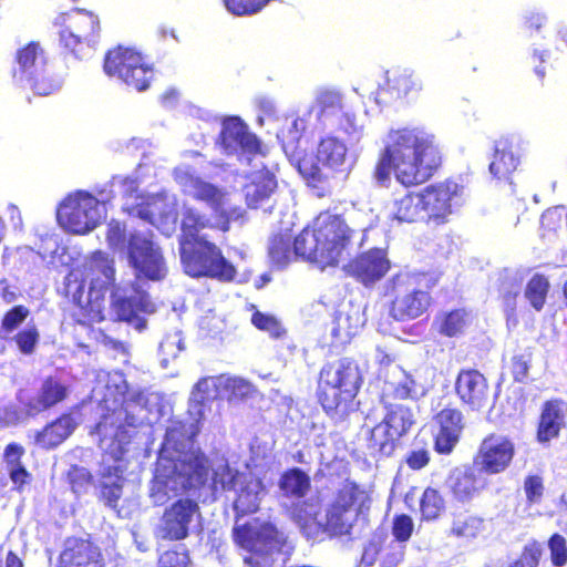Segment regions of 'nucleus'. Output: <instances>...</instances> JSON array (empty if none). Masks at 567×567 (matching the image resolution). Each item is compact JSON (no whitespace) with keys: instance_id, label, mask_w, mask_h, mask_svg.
Here are the masks:
<instances>
[{"instance_id":"f257e3e1","label":"nucleus","mask_w":567,"mask_h":567,"mask_svg":"<svg viewBox=\"0 0 567 567\" xmlns=\"http://www.w3.org/2000/svg\"><path fill=\"white\" fill-rule=\"evenodd\" d=\"M92 400L97 402L101 413L95 431L103 451L96 486L105 505L115 508L123 494L127 470L125 454L134 430L152 422L151 414L158 398L154 393L130 389L122 372L99 371Z\"/></svg>"},{"instance_id":"f03ea898","label":"nucleus","mask_w":567,"mask_h":567,"mask_svg":"<svg viewBox=\"0 0 567 567\" xmlns=\"http://www.w3.org/2000/svg\"><path fill=\"white\" fill-rule=\"evenodd\" d=\"M221 375L200 379L189 400L193 422L172 421L148 484V498L155 506L166 504L182 493L203 486L209 474L206 456L194 446L193 439L199 432L198 422L204 417L206 401L223 398Z\"/></svg>"},{"instance_id":"7ed1b4c3","label":"nucleus","mask_w":567,"mask_h":567,"mask_svg":"<svg viewBox=\"0 0 567 567\" xmlns=\"http://www.w3.org/2000/svg\"><path fill=\"white\" fill-rule=\"evenodd\" d=\"M382 144L373 172V178L380 186H388L392 174L404 186L424 183L440 164L434 137L423 128L390 130Z\"/></svg>"},{"instance_id":"20e7f679","label":"nucleus","mask_w":567,"mask_h":567,"mask_svg":"<svg viewBox=\"0 0 567 567\" xmlns=\"http://www.w3.org/2000/svg\"><path fill=\"white\" fill-rule=\"evenodd\" d=\"M173 177L184 195L205 204L212 213L208 217L196 207L184 205L182 233L194 236L205 228H217L225 233L229 229L230 221L244 217L245 210L237 205L233 193L203 179L190 166H177L173 172Z\"/></svg>"},{"instance_id":"39448f33","label":"nucleus","mask_w":567,"mask_h":567,"mask_svg":"<svg viewBox=\"0 0 567 567\" xmlns=\"http://www.w3.org/2000/svg\"><path fill=\"white\" fill-rule=\"evenodd\" d=\"M362 377L357 362L343 358L326 364L320 371L318 396L323 410L336 420H343L355 410L354 398Z\"/></svg>"},{"instance_id":"423d86ee","label":"nucleus","mask_w":567,"mask_h":567,"mask_svg":"<svg viewBox=\"0 0 567 567\" xmlns=\"http://www.w3.org/2000/svg\"><path fill=\"white\" fill-rule=\"evenodd\" d=\"M112 187L117 188L124 198L123 209L132 216L148 221L169 236L176 229L177 198L166 190L156 194H143L136 178L116 176Z\"/></svg>"},{"instance_id":"0eeeda50","label":"nucleus","mask_w":567,"mask_h":567,"mask_svg":"<svg viewBox=\"0 0 567 567\" xmlns=\"http://www.w3.org/2000/svg\"><path fill=\"white\" fill-rule=\"evenodd\" d=\"M305 241L312 245L306 252L317 251L322 268L338 265L360 248L349 224L340 215L330 212L319 214L312 229H303L298 243L301 245Z\"/></svg>"},{"instance_id":"6e6552de","label":"nucleus","mask_w":567,"mask_h":567,"mask_svg":"<svg viewBox=\"0 0 567 567\" xmlns=\"http://www.w3.org/2000/svg\"><path fill=\"white\" fill-rule=\"evenodd\" d=\"M179 254L184 270L192 277H210L220 281L235 278V267L223 256L220 249L196 233L182 235Z\"/></svg>"},{"instance_id":"1a4fd4ad","label":"nucleus","mask_w":567,"mask_h":567,"mask_svg":"<svg viewBox=\"0 0 567 567\" xmlns=\"http://www.w3.org/2000/svg\"><path fill=\"white\" fill-rule=\"evenodd\" d=\"M371 505L369 493L355 483H346L326 511L323 529L334 536L350 535L367 519Z\"/></svg>"},{"instance_id":"9d476101","label":"nucleus","mask_w":567,"mask_h":567,"mask_svg":"<svg viewBox=\"0 0 567 567\" xmlns=\"http://www.w3.org/2000/svg\"><path fill=\"white\" fill-rule=\"evenodd\" d=\"M107 199L109 196L103 194L99 199L84 190L72 193L61 202L56 213L58 221L68 233L86 235L106 218Z\"/></svg>"},{"instance_id":"9b49d317","label":"nucleus","mask_w":567,"mask_h":567,"mask_svg":"<svg viewBox=\"0 0 567 567\" xmlns=\"http://www.w3.org/2000/svg\"><path fill=\"white\" fill-rule=\"evenodd\" d=\"M236 543L249 554L246 567H272L275 551L280 550L284 536L268 522L252 520L234 529Z\"/></svg>"},{"instance_id":"f8f14e48","label":"nucleus","mask_w":567,"mask_h":567,"mask_svg":"<svg viewBox=\"0 0 567 567\" xmlns=\"http://www.w3.org/2000/svg\"><path fill=\"white\" fill-rule=\"evenodd\" d=\"M126 258L137 278L153 281L163 280L167 275V266L159 246L147 231L130 233Z\"/></svg>"},{"instance_id":"ddd939ff","label":"nucleus","mask_w":567,"mask_h":567,"mask_svg":"<svg viewBox=\"0 0 567 567\" xmlns=\"http://www.w3.org/2000/svg\"><path fill=\"white\" fill-rule=\"evenodd\" d=\"M60 27V42L75 56H84L85 49H91L99 38L100 20L85 9H74L56 18Z\"/></svg>"},{"instance_id":"4468645a","label":"nucleus","mask_w":567,"mask_h":567,"mask_svg":"<svg viewBox=\"0 0 567 567\" xmlns=\"http://www.w3.org/2000/svg\"><path fill=\"white\" fill-rule=\"evenodd\" d=\"M386 411L382 422L372 427L369 446L382 455H391L396 442L408 433L414 423L412 410L402 403L381 399Z\"/></svg>"},{"instance_id":"2eb2a0df","label":"nucleus","mask_w":567,"mask_h":567,"mask_svg":"<svg viewBox=\"0 0 567 567\" xmlns=\"http://www.w3.org/2000/svg\"><path fill=\"white\" fill-rule=\"evenodd\" d=\"M217 147L226 155H236L241 163L264 166L265 153L259 140L237 116L221 122V131L216 142Z\"/></svg>"},{"instance_id":"dca6fc26","label":"nucleus","mask_w":567,"mask_h":567,"mask_svg":"<svg viewBox=\"0 0 567 567\" xmlns=\"http://www.w3.org/2000/svg\"><path fill=\"white\" fill-rule=\"evenodd\" d=\"M104 71L138 92L146 90L153 79V69L142 54L123 47L111 50L106 54Z\"/></svg>"},{"instance_id":"f3484780","label":"nucleus","mask_w":567,"mask_h":567,"mask_svg":"<svg viewBox=\"0 0 567 567\" xmlns=\"http://www.w3.org/2000/svg\"><path fill=\"white\" fill-rule=\"evenodd\" d=\"M389 293L392 297L390 315L398 321L419 318L427 310L431 301L430 295L417 288L415 279L405 274L391 280Z\"/></svg>"},{"instance_id":"a211bd4d","label":"nucleus","mask_w":567,"mask_h":567,"mask_svg":"<svg viewBox=\"0 0 567 567\" xmlns=\"http://www.w3.org/2000/svg\"><path fill=\"white\" fill-rule=\"evenodd\" d=\"M202 517L200 507L195 499L178 498L168 505L156 527V536L166 540H183Z\"/></svg>"},{"instance_id":"6ab92c4d","label":"nucleus","mask_w":567,"mask_h":567,"mask_svg":"<svg viewBox=\"0 0 567 567\" xmlns=\"http://www.w3.org/2000/svg\"><path fill=\"white\" fill-rule=\"evenodd\" d=\"M111 306L117 320L126 321L138 332L144 331L147 326L146 319L140 313L152 315L156 311V305L151 297L135 286L130 290L116 288L112 292Z\"/></svg>"},{"instance_id":"aec40b11","label":"nucleus","mask_w":567,"mask_h":567,"mask_svg":"<svg viewBox=\"0 0 567 567\" xmlns=\"http://www.w3.org/2000/svg\"><path fill=\"white\" fill-rule=\"evenodd\" d=\"M463 187L452 181H445L425 187L422 194L425 220L436 225L444 224L461 205Z\"/></svg>"},{"instance_id":"412c9836","label":"nucleus","mask_w":567,"mask_h":567,"mask_svg":"<svg viewBox=\"0 0 567 567\" xmlns=\"http://www.w3.org/2000/svg\"><path fill=\"white\" fill-rule=\"evenodd\" d=\"M65 289L69 296H72L83 311V318L79 321L83 324L100 322L104 320V293L106 288L97 287L92 282L89 287L86 299L83 300L84 280L80 269H72L65 277Z\"/></svg>"},{"instance_id":"4be33fe9","label":"nucleus","mask_w":567,"mask_h":567,"mask_svg":"<svg viewBox=\"0 0 567 567\" xmlns=\"http://www.w3.org/2000/svg\"><path fill=\"white\" fill-rule=\"evenodd\" d=\"M430 386L421 371L408 372L401 365H390L385 372L382 399L417 400L427 393Z\"/></svg>"},{"instance_id":"5701e85b","label":"nucleus","mask_w":567,"mask_h":567,"mask_svg":"<svg viewBox=\"0 0 567 567\" xmlns=\"http://www.w3.org/2000/svg\"><path fill=\"white\" fill-rule=\"evenodd\" d=\"M514 444L503 435H489L483 440L475 464L489 474L503 472L514 456Z\"/></svg>"},{"instance_id":"b1692460","label":"nucleus","mask_w":567,"mask_h":567,"mask_svg":"<svg viewBox=\"0 0 567 567\" xmlns=\"http://www.w3.org/2000/svg\"><path fill=\"white\" fill-rule=\"evenodd\" d=\"M390 261L383 249H371L344 265L346 271L364 286L373 285L388 272Z\"/></svg>"},{"instance_id":"393cba45","label":"nucleus","mask_w":567,"mask_h":567,"mask_svg":"<svg viewBox=\"0 0 567 567\" xmlns=\"http://www.w3.org/2000/svg\"><path fill=\"white\" fill-rule=\"evenodd\" d=\"M248 165L251 166V171L248 173L249 183L244 188L247 205L250 208L262 207L267 210L264 206L268 204L277 189L275 173L265 162L264 166L259 164L256 167L254 163Z\"/></svg>"},{"instance_id":"a878e982","label":"nucleus","mask_w":567,"mask_h":567,"mask_svg":"<svg viewBox=\"0 0 567 567\" xmlns=\"http://www.w3.org/2000/svg\"><path fill=\"white\" fill-rule=\"evenodd\" d=\"M362 147H349L336 136L322 138L318 145L317 158L320 164L333 171L344 172L354 166Z\"/></svg>"},{"instance_id":"bb28decb","label":"nucleus","mask_w":567,"mask_h":567,"mask_svg":"<svg viewBox=\"0 0 567 567\" xmlns=\"http://www.w3.org/2000/svg\"><path fill=\"white\" fill-rule=\"evenodd\" d=\"M61 567H105L99 546L89 539L70 537L60 554Z\"/></svg>"},{"instance_id":"cd10ccee","label":"nucleus","mask_w":567,"mask_h":567,"mask_svg":"<svg viewBox=\"0 0 567 567\" xmlns=\"http://www.w3.org/2000/svg\"><path fill=\"white\" fill-rule=\"evenodd\" d=\"M525 141L519 135L503 136L495 143V153L489 164L491 174L497 179H507L519 164L518 150Z\"/></svg>"},{"instance_id":"c85d7f7f","label":"nucleus","mask_w":567,"mask_h":567,"mask_svg":"<svg viewBox=\"0 0 567 567\" xmlns=\"http://www.w3.org/2000/svg\"><path fill=\"white\" fill-rule=\"evenodd\" d=\"M386 86H380L373 99L378 105H388L411 93L422 90V81L409 70L395 72L392 76L386 75Z\"/></svg>"},{"instance_id":"c756f323","label":"nucleus","mask_w":567,"mask_h":567,"mask_svg":"<svg viewBox=\"0 0 567 567\" xmlns=\"http://www.w3.org/2000/svg\"><path fill=\"white\" fill-rule=\"evenodd\" d=\"M455 390L461 401L472 410H480L487 403V381L476 370L461 371L455 382Z\"/></svg>"},{"instance_id":"7c9ffc66","label":"nucleus","mask_w":567,"mask_h":567,"mask_svg":"<svg viewBox=\"0 0 567 567\" xmlns=\"http://www.w3.org/2000/svg\"><path fill=\"white\" fill-rule=\"evenodd\" d=\"M484 485V480L471 466L454 468L446 480L449 491L461 503L472 501Z\"/></svg>"},{"instance_id":"2f4dec72","label":"nucleus","mask_w":567,"mask_h":567,"mask_svg":"<svg viewBox=\"0 0 567 567\" xmlns=\"http://www.w3.org/2000/svg\"><path fill=\"white\" fill-rule=\"evenodd\" d=\"M440 426L435 436V449L439 453L449 454L458 442L463 430V415L457 409H444L436 415Z\"/></svg>"},{"instance_id":"473e14b6","label":"nucleus","mask_w":567,"mask_h":567,"mask_svg":"<svg viewBox=\"0 0 567 567\" xmlns=\"http://www.w3.org/2000/svg\"><path fill=\"white\" fill-rule=\"evenodd\" d=\"M365 323V316L360 305H343L333 319L332 336L341 343L350 341Z\"/></svg>"},{"instance_id":"72a5a7b5","label":"nucleus","mask_w":567,"mask_h":567,"mask_svg":"<svg viewBox=\"0 0 567 567\" xmlns=\"http://www.w3.org/2000/svg\"><path fill=\"white\" fill-rule=\"evenodd\" d=\"M243 481L238 484L237 491H234L236 493L234 509L239 515L256 512L266 495V488L261 480L247 473Z\"/></svg>"},{"instance_id":"f704fd0d","label":"nucleus","mask_w":567,"mask_h":567,"mask_svg":"<svg viewBox=\"0 0 567 567\" xmlns=\"http://www.w3.org/2000/svg\"><path fill=\"white\" fill-rule=\"evenodd\" d=\"M68 389L64 383L55 378H48L43 381L38 395L27 404L25 415H34L52 408L66 396Z\"/></svg>"},{"instance_id":"c9c22d12","label":"nucleus","mask_w":567,"mask_h":567,"mask_svg":"<svg viewBox=\"0 0 567 567\" xmlns=\"http://www.w3.org/2000/svg\"><path fill=\"white\" fill-rule=\"evenodd\" d=\"M567 425V403L551 401L546 403L542 413L538 439L547 442L556 437L559 431Z\"/></svg>"},{"instance_id":"e433bc0d","label":"nucleus","mask_w":567,"mask_h":567,"mask_svg":"<svg viewBox=\"0 0 567 567\" xmlns=\"http://www.w3.org/2000/svg\"><path fill=\"white\" fill-rule=\"evenodd\" d=\"M82 279H90V285L95 282L97 287L106 288L114 279V261L103 251H95L83 265Z\"/></svg>"},{"instance_id":"4c0bfd02","label":"nucleus","mask_w":567,"mask_h":567,"mask_svg":"<svg viewBox=\"0 0 567 567\" xmlns=\"http://www.w3.org/2000/svg\"><path fill=\"white\" fill-rule=\"evenodd\" d=\"M44 66L43 51L38 44H29L18 54V68L13 76L19 85H23L24 81H30L34 79V75L42 74Z\"/></svg>"},{"instance_id":"58836bf2","label":"nucleus","mask_w":567,"mask_h":567,"mask_svg":"<svg viewBox=\"0 0 567 567\" xmlns=\"http://www.w3.org/2000/svg\"><path fill=\"white\" fill-rule=\"evenodd\" d=\"M422 194L408 193L400 198L393 200L389 206V217L400 223H414L425 220Z\"/></svg>"},{"instance_id":"ea45409f","label":"nucleus","mask_w":567,"mask_h":567,"mask_svg":"<svg viewBox=\"0 0 567 567\" xmlns=\"http://www.w3.org/2000/svg\"><path fill=\"white\" fill-rule=\"evenodd\" d=\"M75 425L71 415H63L39 432L35 442L44 449L55 447L74 431Z\"/></svg>"},{"instance_id":"a19ab883","label":"nucleus","mask_w":567,"mask_h":567,"mask_svg":"<svg viewBox=\"0 0 567 567\" xmlns=\"http://www.w3.org/2000/svg\"><path fill=\"white\" fill-rule=\"evenodd\" d=\"M349 226L358 241V247H362L365 233L373 227L378 220V215L368 204H354L348 212Z\"/></svg>"},{"instance_id":"79ce46f5","label":"nucleus","mask_w":567,"mask_h":567,"mask_svg":"<svg viewBox=\"0 0 567 567\" xmlns=\"http://www.w3.org/2000/svg\"><path fill=\"white\" fill-rule=\"evenodd\" d=\"M310 488V477L300 468L285 472L279 480V489L285 497L300 499Z\"/></svg>"},{"instance_id":"37998d69","label":"nucleus","mask_w":567,"mask_h":567,"mask_svg":"<svg viewBox=\"0 0 567 567\" xmlns=\"http://www.w3.org/2000/svg\"><path fill=\"white\" fill-rule=\"evenodd\" d=\"M213 471V489L215 492H234L237 491L238 484L244 482L247 473H241L231 468L225 460L218 461L212 467Z\"/></svg>"},{"instance_id":"c03bdc74","label":"nucleus","mask_w":567,"mask_h":567,"mask_svg":"<svg viewBox=\"0 0 567 567\" xmlns=\"http://www.w3.org/2000/svg\"><path fill=\"white\" fill-rule=\"evenodd\" d=\"M289 516L301 527L307 528L316 525L323 527V519L318 518L319 506L312 501L298 499L290 507H288Z\"/></svg>"},{"instance_id":"a18cd8bd","label":"nucleus","mask_w":567,"mask_h":567,"mask_svg":"<svg viewBox=\"0 0 567 567\" xmlns=\"http://www.w3.org/2000/svg\"><path fill=\"white\" fill-rule=\"evenodd\" d=\"M268 255L271 262L278 268L286 267L297 257L295 248L291 249V235L288 231L274 235L269 241Z\"/></svg>"},{"instance_id":"49530a36","label":"nucleus","mask_w":567,"mask_h":567,"mask_svg":"<svg viewBox=\"0 0 567 567\" xmlns=\"http://www.w3.org/2000/svg\"><path fill=\"white\" fill-rule=\"evenodd\" d=\"M316 106L318 107V120L338 116L344 112L343 99L336 90L322 89L316 94Z\"/></svg>"},{"instance_id":"de8ad7c7","label":"nucleus","mask_w":567,"mask_h":567,"mask_svg":"<svg viewBox=\"0 0 567 567\" xmlns=\"http://www.w3.org/2000/svg\"><path fill=\"white\" fill-rule=\"evenodd\" d=\"M337 127L347 136L351 147H362L360 143L365 135L363 120L358 118V116L350 111H344L338 117Z\"/></svg>"},{"instance_id":"09e8293b","label":"nucleus","mask_w":567,"mask_h":567,"mask_svg":"<svg viewBox=\"0 0 567 567\" xmlns=\"http://www.w3.org/2000/svg\"><path fill=\"white\" fill-rule=\"evenodd\" d=\"M184 350L185 341L182 330L174 329L167 332L159 343L161 365L167 368L168 363L178 358L179 353Z\"/></svg>"},{"instance_id":"8fccbe9b","label":"nucleus","mask_w":567,"mask_h":567,"mask_svg":"<svg viewBox=\"0 0 567 567\" xmlns=\"http://www.w3.org/2000/svg\"><path fill=\"white\" fill-rule=\"evenodd\" d=\"M501 278L502 284L499 291L506 310L513 312L516 307V297L520 292L523 278L518 272L508 269L502 272Z\"/></svg>"},{"instance_id":"3c124183","label":"nucleus","mask_w":567,"mask_h":567,"mask_svg":"<svg viewBox=\"0 0 567 567\" xmlns=\"http://www.w3.org/2000/svg\"><path fill=\"white\" fill-rule=\"evenodd\" d=\"M219 386L223 389V398H226L228 401L244 400L255 390L249 381L240 377L225 374H221V383H219Z\"/></svg>"},{"instance_id":"603ef678","label":"nucleus","mask_w":567,"mask_h":567,"mask_svg":"<svg viewBox=\"0 0 567 567\" xmlns=\"http://www.w3.org/2000/svg\"><path fill=\"white\" fill-rule=\"evenodd\" d=\"M63 84V80L59 76L53 75L44 66L42 74L34 75V79L24 81L22 87H30L35 94L47 96L58 92Z\"/></svg>"},{"instance_id":"864d4df0","label":"nucleus","mask_w":567,"mask_h":567,"mask_svg":"<svg viewBox=\"0 0 567 567\" xmlns=\"http://www.w3.org/2000/svg\"><path fill=\"white\" fill-rule=\"evenodd\" d=\"M440 332L454 337L463 331L468 322V315L464 310H454L437 318Z\"/></svg>"},{"instance_id":"5fc2aeb1","label":"nucleus","mask_w":567,"mask_h":567,"mask_svg":"<svg viewBox=\"0 0 567 567\" xmlns=\"http://www.w3.org/2000/svg\"><path fill=\"white\" fill-rule=\"evenodd\" d=\"M548 281L543 276L535 275L527 284L525 289V298L529 301L532 307L539 311L545 303Z\"/></svg>"},{"instance_id":"6e6d98bb","label":"nucleus","mask_w":567,"mask_h":567,"mask_svg":"<svg viewBox=\"0 0 567 567\" xmlns=\"http://www.w3.org/2000/svg\"><path fill=\"white\" fill-rule=\"evenodd\" d=\"M444 508V501L434 488H426L421 498V513L425 519H434Z\"/></svg>"},{"instance_id":"4d7b16f0","label":"nucleus","mask_w":567,"mask_h":567,"mask_svg":"<svg viewBox=\"0 0 567 567\" xmlns=\"http://www.w3.org/2000/svg\"><path fill=\"white\" fill-rule=\"evenodd\" d=\"M251 323L259 330L267 332L272 338H280L285 329L280 321L272 315L256 310L251 316Z\"/></svg>"},{"instance_id":"13d9d810","label":"nucleus","mask_w":567,"mask_h":567,"mask_svg":"<svg viewBox=\"0 0 567 567\" xmlns=\"http://www.w3.org/2000/svg\"><path fill=\"white\" fill-rule=\"evenodd\" d=\"M484 529V520L470 516L453 522L452 534L457 537L474 538Z\"/></svg>"},{"instance_id":"bf43d9fd","label":"nucleus","mask_w":567,"mask_h":567,"mask_svg":"<svg viewBox=\"0 0 567 567\" xmlns=\"http://www.w3.org/2000/svg\"><path fill=\"white\" fill-rule=\"evenodd\" d=\"M270 0H224L226 9L235 16H251L261 11Z\"/></svg>"},{"instance_id":"052dcab7","label":"nucleus","mask_w":567,"mask_h":567,"mask_svg":"<svg viewBox=\"0 0 567 567\" xmlns=\"http://www.w3.org/2000/svg\"><path fill=\"white\" fill-rule=\"evenodd\" d=\"M106 240L111 248L126 254L128 237H126L125 227L120 221H110L107 225Z\"/></svg>"},{"instance_id":"680f3d73","label":"nucleus","mask_w":567,"mask_h":567,"mask_svg":"<svg viewBox=\"0 0 567 567\" xmlns=\"http://www.w3.org/2000/svg\"><path fill=\"white\" fill-rule=\"evenodd\" d=\"M39 331L34 326H28L23 330H21L14 337L16 343L19 350L23 354H31L34 352L35 347L39 342Z\"/></svg>"},{"instance_id":"e2e57ef3","label":"nucleus","mask_w":567,"mask_h":567,"mask_svg":"<svg viewBox=\"0 0 567 567\" xmlns=\"http://www.w3.org/2000/svg\"><path fill=\"white\" fill-rule=\"evenodd\" d=\"M69 481L75 494H82L92 482L91 473L82 466L74 465L69 471Z\"/></svg>"},{"instance_id":"0e129e2a","label":"nucleus","mask_w":567,"mask_h":567,"mask_svg":"<svg viewBox=\"0 0 567 567\" xmlns=\"http://www.w3.org/2000/svg\"><path fill=\"white\" fill-rule=\"evenodd\" d=\"M551 561L556 567H563L567 564V542L559 535L555 534L548 542Z\"/></svg>"},{"instance_id":"69168bd1","label":"nucleus","mask_w":567,"mask_h":567,"mask_svg":"<svg viewBox=\"0 0 567 567\" xmlns=\"http://www.w3.org/2000/svg\"><path fill=\"white\" fill-rule=\"evenodd\" d=\"M413 519L405 514L398 515L393 519L392 534L399 542H406L413 532Z\"/></svg>"},{"instance_id":"338daca9","label":"nucleus","mask_w":567,"mask_h":567,"mask_svg":"<svg viewBox=\"0 0 567 567\" xmlns=\"http://www.w3.org/2000/svg\"><path fill=\"white\" fill-rule=\"evenodd\" d=\"M29 313V309L24 306L13 307L4 315L2 320V328L7 332H12L27 319Z\"/></svg>"},{"instance_id":"774afa93","label":"nucleus","mask_w":567,"mask_h":567,"mask_svg":"<svg viewBox=\"0 0 567 567\" xmlns=\"http://www.w3.org/2000/svg\"><path fill=\"white\" fill-rule=\"evenodd\" d=\"M542 555V546L538 543H532L525 546L519 559L511 567H537Z\"/></svg>"}]
</instances>
